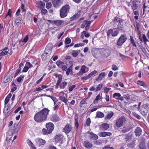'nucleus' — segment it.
<instances>
[{
	"instance_id": "62",
	"label": "nucleus",
	"mask_w": 149,
	"mask_h": 149,
	"mask_svg": "<svg viewBox=\"0 0 149 149\" xmlns=\"http://www.w3.org/2000/svg\"><path fill=\"white\" fill-rule=\"evenodd\" d=\"M52 6V4L50 2L47 3L46 5V7L47 9L50 8Z\"/></svg>"
},
{
	"instance_id": "42",
	"label": "nucleus",
	"mask_w": 149,
	"mask_h": 149,
	"mask_svg": "<svg viewBox=\"0 0 149 149\" xmlns=\"http://www.w3.org/2000/svg\"><path fill=\"white\" fill-rule=\"evenodd\" d=\"M102 127L104 130H107L108 129L109 127V125L107 123H104L102 124Z\"/></svg>"
},
{
	"instance_id": "11",
	"label": "nucleus",
	"mask_w": 149,
	"mask_h": 149,
	"mask_svg": "<svg viewBox=\"0 0 149 149\" xmlns=\"http://www.w3.org/2000/svg\"><path fill=\"white\" fill-rule=\"evenodd\" d=\"M9 51L8 47H5L4 49L0 50V60L1 59L2 56L6 55Z\"/></svg>"
},
{
	"instance_id": "48",
	"label": "nucleus",
	"mask_w": 149,
	"mask_h": 149,
	"mask_svg": "<svg viewBox=\"0 0 149 149\" xmlns=\"http://www.w3.org/2000/svg\"><path fill=\"white\" fill-rule=\"evenodd\" d=\"M130 129V128L129 127L126 128L124 127H123L121 131L123 133H125L129 131Z\"/></svg>"
},
{
	"instance_id": "35",
	"label": "nucleus",
	"mask_w": 149,
	"mask_h": 149,
	"mask_svg": "<svg viewBox=\"0 0 149 149\" xmlns=\"http://www.w3.org/2000/svg\"><path fill=\"white\" fill-rule=\"evenodd\" d=\"M139 147L141 149H146L145 145V142L144 141H142L140 143Z\"/></svg>"
},
{
	"instance_id": "56",
	"label": "nucleus",
	"mask_w": 149,
	"mask_h": 149,
	"mask_svg": "<svg viewBox=\"0 0 149 149\" xmlns=\"http://www.w3.org/2000/svg\"><path fill=\"white\" fill-rule=\"evenodd\" d=\"M72 55L74 57H77L78 55V53L77 51H73L72 52Z\"/></svg>"
},
{
	"instance_id": "55",
	"label": "nucleus",
	"mask_w": 149,
	"mask_h": 149,
	"mask_svg": "<svg viewBox=\"0 0 149 149\" xmlns=\"http://www.w3.org/2000/svg\"><path fill=\"white\" fill-rule=\"evenodd\" d=\"M91 22V21H88L86 20H85L84 21V23L85 24V25H86V26H90Z\"/></svg>"
},
{
	"instance_id": "45",
	"label": "nucleus",
	"mask_w": 149,
	"mask_h": 149,
	"mask_svg": "<svg viewBox=\"0 0 149 149\" xmlns=\"http://www.w3.org/2000/svg\"><path fill=\"white\" fill-rule=\"evenodd\" d=\"M121 96V94L119 93H115L113 94V97L117 100V98H118V97H120Z\"/></svg>"
},
{
	"instance_id": "1",
	"label": "nucleus",
	"mask_w": 149,
	"mask_h": 149,
	"mask_svg": "<svg viewBox=\"0 0 149 149\" xmlns=\"http://www.w3.org/2000/svg\"><path fill=\"white\" fill-rule=\"evenodd\" d=\"M49 112V110L48 109L44 108L35 114L34 117V120L38 123L44 122L47 118Z\"/></svg>"
},
{
	"instance_id": "39",
	"label": "nucleus",
	"mask_w": 149,
	"mask_h": 149,
	"mask_svg": "<svg viewBox=\"0 0 149 149\" xmlns=\"http://www.w3.org/2000/svg\"><path fill=\"white\" fill-rule=\"evenodd\" d=\"M22 19L20 17H17L15 21V24L17 25H19L21 23V20Z\"/></svg>"
},
{
	"instance_id": "10",
	"label": "nucleus",
	"mask_w": 149,
	"mask_h": 149,
	"mask_svg": "<svg viewBox=\"0 0 149 149\" xmlns=\"http://www.w3.org/2000/svg\"><path fill=\"white\" fill-rule=\"evenodd\" d=\"M56 141L60 142L62 144L63 143V136L61 134H59L56 135L54 137Z\"/></svg>"
},
{
	"instance_id": "36",
	"label": "nucleus",
	"mask_w": 149,
	"mask_h": 149,
	"mask_svg": "<svg viewBox=\"0 0 149 149\" xmlns=\"http://www.w3.org/2000/svg\"><path fill=\"white\" fill-rule=\"evenodd\" d=\"M66 75L68 76L72 72V67L70 66L67 69H66Z\"/></svg>"
},
{
	"instance_id": "20",
	"label": "nucleus",
	"mask_w": 149,
	"mask_h": 149,
	"mask_svg": "<svg viewBox=\"0 0 149 149\" xmlns=\"http://www.w3.org/2000/svg\"><path fill=\"white\" fill-rule=\"evenodd\" d=\"M111 134H112L111 132H103L100 133L99 135L100 137H105L106 136H109L111 135Z\"/></svg>"
},
{
	"instance_id": "5",
	"label": "nucleus",
	"mask_w": 149,
	"mask_h": 149,
	"mask_svg": "<svg viewBox=\"0 0 149 149\" xmlns=\"http://www.w3.org/2000/svg\"><path fill=\"white\" fill-rule=\"evenodd\" d=\"M89 70V68L88 67L85 65L81 66L79 71L77 74L78 76H81L84 73H86Z\"/></svg>"
},
{
	"instance_id": "9",
	"label": "nucleus",
	"mask_w": 149,
	"mask_h": 149,
	"mask_svg": "<svg viewBox=\"0 0 149 149\" xmlns=\"http://www.w3.org/2000/svg\"><path fill=\"white\" fill-rule=\"evenodd\" d=\"M72 129L71 125L69 124H67L63 128V131L65 134H68L71 131Z\"/></svg>"
},
{
	"instance_id": "3",
	"label": "nucleus",
	"mask_w": 149,
	"mask_h": 149,
	"mask_svg": "<svg viewBox=\"0 0 149 149\" xmlns=\"http://www.w3.org/2000/svg\"><path fill=\"white\" fill-rule=\"evenodd\" d=\"M126 121L125 118L123 117H121L116 120V125L117 127H121L123 125L124 123Z\"/></svg>"
},
{
	"instance_id": "63",
	"label": "nucleus",
	"mask_w": 149,
	"mask_h": 149,
	"mask_svg": "<svg viewBox=\"0 0 149 149\" xmlns=\"http://www.w3.org/2000/svg\"><path fill=\"white\" fill-rule=\"evenodd\" d=\"M61 69L63 71H65L66 70V69L67 68L66 66L65 65H64L63 64L62 65L61 67Z\"/></svg>"
},
{
	"instance_id": "21",
	"label": "nucleus",
	"mask_w": 149,
	"mask_h": 149,
	"mask_svg": "<svg viewBox=\"0 0 149 149\" xmlns=\"http://www.w3.org/2000/svg\"><path fill=\"white\" fill-rule=\"evenodd\" d=\"M36 4L38 8L41 9L44 8L45 3L42 1H40L37 2Z\"/></svg>"
},
{
	"instance_id": "24",
	"label": "nucleus",
	"mask_w": 149,
	"mask_h": 149,
	"mask_svg": "<svg viewBox=\"0 0 149 149\" xmlns=\"http://www.w3.org/2000/svg\"><path fill=\"white\" fill-rule=\"evenodd\" d=\"M50 55L44 52L41 56V58L43 61H45L49 59L50 58Z\"/></svg>"
},
{
	"instance_id": "38",
	"label": "nucleus",
	"mask_w": 149,
	"mask_h": 149,
	"mask_svg": "<svg viewBox=\"0 0 149 149\" xmlns=\"http://www.w3.org/2000/svg\"><path fill=\"white\" fill-rule=\"evenodd\" d=\"M42 133L43 135H47L51 133L47 130L45 128H43L42 129Z\"/></svg>"
},
{
	"instance_id": "52",
	"label": "nucleus",
	"mask_w": 149,
	"mask_h": 149,
	"mask_svg": "<svg viewBox=\"0 0 149 149\" xmlns=\"http://www.w3.org/2000/svg\"><path fill=\"white\" fill-rule=\"evenodd\" d=\"M130 38L131 43L132 44V45L133 46H135V47H136L133 37L132 36H130Z\"/></svg>"
},
{
	"instance_id": "49",
	"label": "nucleus",
	"mask_w": 149,
	"mask_h": 149,
	"mask_svg": "<svg viewBox=\"0 0 149 149\" xmlns=\"http://www.w3.org/2000/svg\"><path fill=\"white\" fill-rule=\"evenodd\" d=\"M122 19H120L118 17H115L113 20V23L115 24L117 22H119L120 20H122Z\"/></svg>"
},
{
	"instance_id": "37",
	"label": "nucleus",
	"mask_w": 149,
	"mask_h": 149,
	"mask_svg": "<svg viewBox=\"0 0 149 149\" xmlns=\"http://www.w3.org/2000/svg\"><path fill=\"white\" fill-rule=\"evenodd\" d=\"M75 122L74 124L75 127H76L77 129L79 126V123H78V118L77 116L76 117L75 116L74 118Z\"/></svg>"
},
{
	"instance_id": "57",
	"label": "nucleus",
	"mask_w": 149,
	"mask_h": 149,
	"mask_svg": "<svg viewBox=\"0 0 149 149\" xmlns=\"http://www.w3.org/2000/svg\"><path fill=\"white\" fill-rule=\"evenodd\" d=\"M132 113L133 115L136 118L138 119H141V117L137 114L136 113L133 112Z\"/></svg>"
},
{
	"instance_id": "50",
	"label": "nucleus",
	"mask_w": 149,
	"mask_h": 149,
	"mask_svg": "<svg viewBox=\"0 0 149 149\" xmlns=\"http://www.w3.org/2000/svg\"><path fill=\"white\" fill-rule=\"evenodd\" d=\"M24 76L23 75H21L19 77H18L17 79V81L20 83L23 80L24 78Z\"/></svg>"
},
{
	"instance_id": "41",
	"label": "nucleus",
	"mask_w": 149,
	"mask_h": 149,
	"mask_svg": "<svg viewBox=\"0 0 149 149\" xmlns=\"http://www.w3.org/2000/svg\"><path fill=\"white\" fill-rule=\"evenodd\" d=\"M123 135L125 136L124 139L126 141H129L131 139V136L129 134Z\"/></svg>"
},
{
	"instance_id": "25",
	"label": "nucleus",
	"mask_w": 149,
	"mask_h": 149,
	"mask_svg": "<svg viewBox=\"0 0 149 149\" xmlns=\"http://www.w3.org/2000/svg\"><path fill=\"white\" fill-rule=\"evenodd\" d=\"M88 42V40H84L81 43H79L75 44L74 47H82L85 45V43L87 44Z\"/></svg>"
},
{
	"instance_id": "33",
	"label": "nucleus",
	"mask_w": 149,
	"mask_h": 149,
	"mask_svg": "<svg viewBox=\"0 0 149 149\" xmlns=\"http://www.w3.org/2000/svg\"><path fill=\"white\" fill-rule=\"evenodd\" d=\"M59 99L62 102H64L65 105L67 104V102H68V100L65 97L62 96H59Z\"/></svg>"
},
{
	"instance_id": "28",
	"label": "nucleus",
	"mask_w": 149,
	"mask_h": 149,
	"mask_svg": "<svg viewBox=\"0 0 149 149\" xmlns=\"http://www.w3.org/2000/svg\"><path fill=\"white\" fill-rule=\"evenodd\" d=\"M14 128L13 129V132L14 133H17L19 130V128L17 124H14L13 125Z\"/></svg>"
},
{
	"instance_id": "30",
	"label": "nucleus",
	"mask_w": 149,
	"mask_h": 149,
	"mask_svg": "<svg viewBox=\"0 0 149 149\" xmlns=\"http://www.w3.org/2000/svg\"><path fill=\"white\" fill-rule=\"evenodd\" d=\"M114 114L113 111H110L109 112L107 116L105 117V120H109L112 117Z\"/></svg>"
},
{
	"instance_id": "59",
	"label": "nucleus",
	"mask_w": 149,
	"mask_h": 149,
	"mask_svg": "<svg viewBox=\"0 0 149 149\" xmlns=\"http://www.w3.org/2000/svg\"><path fill=\"white\" fill-rule=\"evenodd\" d=\"M21 71V69H20L18 68V69L16 72L15 73V75L14 76V78H15L18 75V74L20 73Z\"/></svg>"
},
{
	"instance_id": "43",
	"label": "nucleus",
	"mask_w": 149,
	"mask_h": 149,
	"mask_svg": "<svg viewBox=\"0 0 149 149\" xmlns=\"http://www.w3.org/2000/svg\"><path fill=\"white\" fill-rule=\"evenodd\" d=\"M102 86L103 84L102 83L98 85L97 86L96 88V89L95 90V92L100 91L102 88Z\"/></svg>"
},
{
	"instance_id": "17",
	"label": "nucleus",
	"mask_w": 149,
	"mask_h": 149,
	"mask_svg": "<svg viewBox=\"0 0 149 149\" xmlns=\"http://www.w3.org/2000/svg\"><path fill=\"white\" fill-rule=\"evenodd\" d=\"M105 72H101L99 74L97 77L95 79V80L96 81H101L105 77Z\"/></svg>"
},
{
	"instance_id": "64",
	"label": "nucleus",
	"mask_w": 149,
	"mask_h": 149,
	"mask_svg": "<svg viewBox=\"0 0 149 149\" xmlns=\"http://www.w3.org/2000/svg\"><path fill=\"white\" fill-rule=\"evenodd\" d=\"M102 149H114V148L113 147H110L109 145H107L104 146Z\"/></svg>"
},
{
	"instance_id": "40",
	"label": "nucleus",
	"mask_w": 149,
	"mask_h": 149,
	"mask_svg": "<svg viewBox=\"0 0 149 149\" xmlns=\"http://www.w3.org/2000/svg\"><path fill=\"white\" fill-rule=\"evenodd\" d=\"M103 113L100 111H97V112L96 117L99 118H102L104 117Z\"/></svg>"
},
{
	"instance_id": "8",
	"label": "nucleus",
	"mask_w": 149,
	"mask_h": 149,
	"mask_svg": "<svg viewBox=\"0 0 149 149\" xmlns=\"http://www.w3.org/2000/svg\"><path fill=\"white\" fill-rule=\"evenodd\" d=\"M45 126L47 129L51 133H52L54 129V124L52 123L49 122L47 123Z\"/></svg>"
},
{
	"instance_id": "19",
	"label": "nucleus",
	"mask_w": 149,
	"mask_h": 149,
	"mask_svg": "<svg viewBox=\"0 0 149 149\" xmlns=\"http://www.w3.org/2000/svg\"><path fill=\"white\" fill-rule=\"evenodd\" d=\"M123 19L120 20L119 22H118V24L117 26V29L119 31L122 30L123 26Z\"/></svg>"
},
{
	"instance_id": "7",
	"label": "nucleus",
	"mask_w": 149,
	"mask_h": 149,
	"mask_svg": "<svg viewBox=\"0 0 149 149\" xmlns=\"http://www.w3.org/2000/svg\"><path fill=\"white\" fill-rule=\"evenodd\" d=\"M35 141L36 144L39 146L42 145H44L46 143L45 141L41 138H36L35 140Z\"/></svg>"
},
{
	"instance_id": "15",
	"label": "nucleus",
	"mask_w": 149,
	"mask_h": 149,
	"mask_svg": "<svg viewBox=\"0 0 149 149\" xmlns=\"http://www.w3.org/2000/svg\"><path fill=\"white\" fill-rule=\"evenodd\" d=\"M51 120L53 122H57L59 121L60 120L58 115L56 114L53 115L51 117Z\"/></svg>"
},
{
	"instance_id": "18",
	"label": "nucleus",
	"mask_w": 149,
	"mask_h": 149,
	"mask_svg": "<svg viewBox=\"0 0 149 149\" xmlns=\"http://www.w3.org/2000/svg\"><path fill=\"white\" fill-rule=\"evenodd\" d=\"M83 146L87 148H90L92 147L93 144L88 141H85L83 143Z\"/></svg>"
},
{
	"instance_id": "14",
	"label": "nucleus",
	"mask_w": 149,
	"mask_h": 149,
	"mask_svg": "<svg viewBox=\"0 0 149 149\" xmlns=\"http://www.w3.org/2000/svg\"><path fill=\"white\" fill-rule=\"evenodd\" d=\"M63 0H54L53 1V6L55 7H57L62 3Z\"/></svg>"
},
{
	"instance_id": "4",
	"label": "nucleus",
	"mask_w": 149,
	"mask_h": 149,
	"mask_svg": "<svg viewBox=\"0 0 149 149\" xmlns=\"http://www.w3.org/2000/svg\"><path fill=\"white\" fill-rule=\"evenodd\" d=\"M127 40V38L125 34H122L119 37L117 42V45L118 46H121Z\"/></svg>"
},
{
	"instance_id": "47",
	"label": "nucleus",
	"mask_w": 149,
	"mask_h": 149,
	"mask_svg": "<svg viewBox=\"0 0 149 149\" xmlns=\"http://www.w3.org/2000/svg\"><path fill=\"white\" fill-rule=\"evenodd\" d=\"M135 145V141H133L132 142L129 143L128 144L127 146L129 147L133 148L134 147Z\"/></svg>"
},
{
	"instance_id": "32",
	"label": "nucleus",
	"mask_w": 149,
	"mask_h": 149,
	"mask_svg": "<svg viewBox=\"0 0 149 149\" xmlns=\"http://www.w3.org/2000/svg\"><path fill=\"white\" fill-rule=\"evenodd\" d=\"M67 84L68 83L66 81H64L63 82L61 83L60 84L58 85V86H60V87L61 88L64 89L65 88Z\"/></svg>"
},
{
	"instance_id": "46",
	"label": "nucleus",
	"mask_w": 149,
	"mask_h": 149,
	"mask_svg": "<svg viewBox=\"0 0 149 149\" xmlns=\"http://www.w3.org/2000/svg\"><path fill=\"white\" fill-rule=\"evenodd\" d=\"M64 64L63 62L60 60H58L56 62V64L59 68H61L62 65Z\"/></svg>"
},
{
	"instance_id": "26",
	"label": "nucleus",
	"mask_w": 149,
	"mask_h": 149,
	"mask_svg": "<svg viewBox=\"0 0 149 149\" xmlns=\"http://www.w3.org/2000/svg\"><path fill=\"white\" fill-rule=\"evenodd\" d=\"M137 84L139 85L142 86L144 88H146L148 87L146 83L142 81L139 80H138L137 81Z\"/></svg>"
},
{
	"instance_id": "23",
	"label": "nucleus",
	"mask_w": 149,
	"mask_h": 149,
	"mask_svg": "<svg viewBox=\"0 0 149 149\" xmlns=\"http://www.w3.org/2000/svg\"><path fill=\"white\" fill-rule=\"evenodd\" d=\"M135 134L136 136H139L141 134L142 131L141 128L139 127L136 128L134 131Z\"/></svg>"
},
{
	"instance_id": "22",
	"label": "nucleus",
	"mask_w": 149,
	"mask_h": 149,
	"mask_svg": "<svg viewBox=\"0 0 149 149\" xmlns=\"http://www.w3.org/2000/svg\"><path fill=\"white\" fill-rule=\"evenodd\" d=\"M10 80V78L8 76H4L2 81L1 82V84L2 85L3 84L6 83L8 82Z\"/></svg>"
},
{
	"instance_id": "31",
	"label": "nucleus",
	"mask_w": 149,
	"mask_h": 149,
	"mask_svg": "<svg viewBox=\"0 0 149 149\" xmlns=\"http://www.w3.org/2000/svg\"><path fill=\"white\" fill-rule=\"evenodd\" d=\"M80 16V15L78 13H76L70 18V21H74L78 18Z\"/></svg>"
},
{
	"instance_id": "13",
	"label": "nucleus",
	"mask_w": 149,
	"mask_h": 149,
	"mask_svg": "<svg viewBox=\"0 0 149 149\" xmlns=\"http://www.w3.org/2000/svg\"><path fill=\"white\" fill-rule=\"evenodd\" d=\"M87 133L89 134L90 136H89L90 139L91 140H97L98 138V136L96 134L93 133L92 132L88 131Z\"/></svg>"
},
{
	"instance_id": "6",
	"label": "nucleus",
	"mask_w": 149,
	"mask_h": 149,
	"mask_svg": "<svg viewBox=\"0 0 149 149\" xmlns=\"http://www.w3.org/2000/svg\"><path fill=\"white\" fill-rule=\"evenodd\" d=\"M148 104H143L141 108V113L143 115H145L147 114L148 111Z\"/></svg>"
},
{
	"instance_id": "54",
	"label": "nucleus",
	"mask_w": 149,
	"mask_h": 149,
	"mask_svg": "<svg viewBox=\"0 0 149 149\" xmlns=\"http://www.w3.org/2000/svg\"><path fill=\"white\" fill-rule=\"evenodd\" d=\"M97 73V71L95 70H94L88 74V75L90 78L92 76L95 74Z\"/></svg>"
},
{
	"instance_id": "34",
	"label": "nucleus",
	"mask_w": 149,
	"mask_h": 149,
	"mask_svg": "<svg viewBox=\"0 0 149 149\" xmlns=\"http://www.w3.org/2000/svg\"><path fill=\"white\" fill-rule=\"evenodd\" d=\"M84 36H85V37L88 38L90 36V34L88 33H86V31H83L81 33V37L82 38H83Z\"/></svg>"
},
{
	"instance_id": "29",
	"label": "nucleus",
	"mask_w": 149,
	"mask_h": 149,
	"mask_svg": "<svg viewBox=\"0 0 149 149\" xmlns=\"http://www.w3.org/2000/svg\"><path fill=\"white\" fill-rule=\"evenodd\" d=\"M48 86L47 85H42L41 87H38L36 88L34 92L41 91L44 88H47Z\"/></svg>"
},
{
	"instance_id": "60",
	"label": "nucleus",
	"mask_w": 149,
	"mask_h": 149,
	"mask_svg": "<svg viewBox=\"0 0 149 149\" xmlns=\"http://www.w3.org/2000/svg\"><path fill=\"white\" fill-rule=\"evenodd\" d=\"M123 96L124 98L127 100H128L130 99V96L128 94H124V95Z\"/></svg>"
},
{
	"instance_id": "61",
	"label": "nucleus",
	"mask_w": 149,
	"mask_h": 149,
	"mask_svg": "<svg viewBox=\"0 0 149 149\" xmlns=\"http://www.w3.org/2000/svg\"><path fill=\"white\" fill-rule=\"evenodd\" d=\"M29 39V37L28 35H26L24 38L23 41L20 40L19 42H26Z\"/></svg>"
},
{
	"instance_id": "44",
	"label": "nucleus",
	"mask_w": 149,
	"mask_h": 149,
	"mask_svg": "<svg viewBox=\"0 0 149 149\" xmlns=\"http://www.w3.org/2000/svg\"><path fill=\"white\" fill-rule=\"evenodd\" d=\"M91 122V121L90 118H88L86 121V124L85 125V127L86 126L88 127L90 125Z\"/></svg>"
},
{
	"instance_id": "51",
	"label": "nucleus",
	"mask_w": 149,
	"mask_h": 149,
	"mask_svg": "<svg viewBox=\"0 0 149 149\" xmlns=\"http://www.w3.org/2000/svg\"><path fill=\"white\" fill-rule=\"evenodd\" d=\"M71 42V40L70 38H67L65 40L64 43L65 45H68Z\"/></svg>"
},
{
	"instance_id": "12",
	"label": "nucleus",
	"mask_w": 149,
	"mask_h": 149,
	"mask_svg": "<svg viewBox=\"0 0 149 149\" xmlns=\"http://www.w3.org/2000/svg\"><path fill=\"white\" fill-rule=\"evenodd\" d=\"M55 77L58 78V80L57 81V82L56 84V85L58 86L59 85L62 81L63 79V76L61 74H56L55 75Z\"/></svg>"
},
{
	"instance_id": "58",
	"label": "nucleus",
	"mask_w": 149,
	"mask_h": 149,
	"mask_svg": "<svg viewBox=\"0 0 149 149\" xmlns=\"http://www.w3.org/2000/svg\"><path fill=\"white\" fill-rule=\"evenodd\" d=\"M76 87V85H72L71 86H70L68 88V90L70 92L72 91L73 89Z\"/></svg>"
},
{
	"instance_id": "16",
	"label": "nucleus",
	"mask_w": 149,
	"mask_h": 149,
	"mask_svg": "<svg viewBox=\"0 0 149 149\" xmlns=\"http://www.w3.org/2000/svg\"><path fill=\"white\" fill-rule=\"evenodd\" d=\"M49 22L50 23H53L56 26H60L63 22V21L62 20H49Z\"/></svg>"
},
{
	"instance_id": "2",
	"label": "nucleus",
	"mask_w": 149,
	"mask_h": 149,
	"mask_svg": "<svg viewBox=\"0 0 149 149\" xmlns=\"http://www.w3.org/2000/svg\"><path fill=\"white\" fill-rule=\"evenodd\" d=\"M70 8V6L68 5L63 6L60 11V15L61 18L66 17L68 13Z\"/></svg>"
},
{
	"instance_id": "53",
	"label": "nucleus",
	"mask_w": 149,
	"mask_h": 149,
	"mask_svg": "<svg viewBox=\"0 0 149 149\" xmlns=\"http://www.w3.org/2000/svg\"><path fill=\"white\" fill-rule=\"evenodd\" d=\"M110 51L108 49H106L104 50V54L106 56H109L110 53Z\"/></svg>"
},
{
	"instance_id": "27",
	"label": "nucleus",
	"mask_w": 149,
	"mask_h": 149,
	"mask_svg": "<svg viewBox=\"0 0 149 149\" xmlns=\"http://www.w3.org/2000/svg\"><path fill=\"white\" fill-rule=\"evenodd\" d=\"M52 48L51 47H46L44 52L50 55L52 53Z\"/></svg>"
}]
</instances>
